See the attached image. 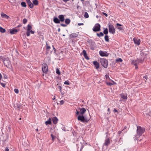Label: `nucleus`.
<instances>
[{
	"label": "nucleus",
	"mask_w": 151,
	"mask_h": 151,
	"mask_svg": "<svg viewBox=\"0 0 151 151\" xmlns=\"http://www.w3.org/2000/svg\"><path fill=\"white\" fill-rule=\"evenodd\" d=\"M58 18L56 17H54L53 18V21L56 24H59L60 22H63L65 20L64 16L62 14L59 15Z\"/></svg>",
	"instance_id": "nucleus-1"
},
{
	"label": "nucleus",
	"mask_w": 151,
	"mask_h": 151,
	"mask_svg": "<svg viewBox=\"0 0 151 151\" xmlns=\"http://www.w3.org/2000/svg\"><path fill=\"white\" fill-rule=\"evenodd\" d=\"M90 117H87L83 115H79L78 116V120L82 122H87L90 120Z\"/></svg>",
	"instance_id": "nucleus-2"
},
{
	"label": "nucleus",
	"mask_w": 151,
	"mask_h": 151,
	"mask_svg": "<svg viewBox=\"0 0 151 151\" xmlns=\"http://www.w3.org/2000/svg\"><path fill=\"white\" fill-rule=\"evenodd\" d=\"M137 134L138 135L140 136L144 133L145 131V129L144 128H142L139 126H137Z\"/></svg>",
	"instance_id": "nucleus-3"
},
{
	"label": "nucleus",
	"mask_w": 151,
	"mask_h": 151,
	"mask_svg": "<svg viewBox=\"0 0 151 151\" xmlns=\"http://www.w3.org/2000/svg\"><path fill=\"white\" fill-rule=\"evenodd\" d=\"M3 62L4 65L8 68H9L10 66L11 65L9 59L8 57L5 58Z\"/></svg>",
	"instance_id": "nucleus-4"
},
{
	"label": "nucleus",
	"mask_w": 151,
	"mask_h": 151,
	"mask_svg": "<svg viewBox=\"0 0 151 151\" xmlns=\"http://www.w3.org/2000/svg\"><path fill=\"white\" fill-rule=\"evenodd\" d=\"M100 63L105 68H106L108 65V61L104 58H100Z\"/></svg>",
	"instance_id": "nucleus-5"
},
{
	"label": "nucleus",
	"mask_w": 151,
	"mask_h": 151,
	"mask_svg": "<svg viewBox=\"0 0 151 151\" xmlns=\"http://www.w3.org/2000/svg\"><path fill=\"white\" fill-rule=\"evenodd\" d=\"M109 32L113 34H114L115 32V29L114 26L111 24H108Z\"/></svg>",
	"instance_id": "nucleus-6"
},
{
	"label": "nucleus",
	"mask_w": 151,
	"mask_h": 151,
	"mask_svg": "<svg viewBox=\"0 0 151 151\" xmlns=\"http://www.w3.org/2000/svg\"><path fill=\"white\" fill-rule=\"evenodd\" d=\"M101 25L99 23L96 24L93 28V30L95 32L99 31L100 30Z\"/></svg>",
	"instance_id": "nucleus-7"
},
{
	"label": "nucleus",
	"mask_w": 151,
	"mask_h": 151,
	"mask_svg": "<svg viewBox=\"0 0 151 151\" xmlns=\"http://www.w3.org/2000/svg\"><path fill=\"white\" fill-rule=\"evenodd\" d=\"M42 69L43 72L46 73L48 71V66L46 63H44L42 65Z\"/></svg>",
	"instance_id": "nucleus-8"
},
{
	"label": "nucleus",
	"mask_w": 151,
	"mask_h": 151,
	"mask_svg": "<svg viewBox=\"0 0 151 151\" xmlns=\"http://www.w3.org/2000/svg\"><path fill=\"white\" fill-rule=\"evenodd\" d=\"M99 54L100 56H108L109 55V53H108L106 51H100L99 52Z\"/></svg>",
	"instance_id": "nucleus-9"
},
{
	"label": "nucleus",
	"mask_w": 151,
	"mask_h": 151,
	"mask_svg": "<svg viewBox=\"0 0 151 151\" xmlns=\"http://www.w3.org/2000/svg\"><path fill=\"white\" fill-rule=\"evenodd\" d=\"M133 41L135 44L138 45H139L140 43V40L139 39L134 37L133 38Z\"/></svg>",
	"instance_id": "nucleus-10"
},
{
	"label": "nucleus",
	"mask_w": 151,
	"mask_h": 151,
	"mask_svg": "<svg viewBox=\"0 0 151 151\" xmlns=\"http://www.w3.org/2000/svg\"><path fill=\"white\" fill-rule=\"evenodd\" d=\"M19 30V29L18 30L17 29L13 28L10 30V33L11 34H16Z\"/></svg>",
	"instance_id": "nucleus-11"
},
{
	"label": "nucleus",
	"mask_w": 151,
	"mask_h": 151,
	"mask_svg": "<svg viewBox=\"0 0 151 151\" xmlns=\"http://www.w3.org/2000/svg\"><path fill=\"white\" fill-rule=\"evenodd\" d=\"M80 11L78 12L76 11L75 13L77 14L79 17H81V16L83 14V13L84 12V11L83 10H80Z\"/></svg>",
	"instance_id": "nucleus-12"
},
{
	"label": "nucleus",
	"mask_w": 151,
	"mask_h": 151,
	"mask_svg": "<svg viewBox=\"0 0 151 151\" xmlns=\"http://www.w3.org/2000/svg\"><path fill=\"white\" fill-rule=\"evenodd\" d=\"M78 36V34L76 33H73L70 34L69 37L70 38H75Z\"/></svg>",
	"instance_id": "nucleus-13"
},
{
	"label": "nucleus",
	"mask_w": 151,
	"mask_h": 151,
	"mask_svg": "<svg viewBox=\"0 0 151 151\" xmlns=\"http://www.w3.org/2000/svg\"><path fill=\"white\" fill-rule=\"evenodd\" d=\"M78 109L80 110V114L81 115H83L86 111V109L84 108H82L81 109L79 108Z\"/></svg>",
	"instance_id": "nucleus-14"
},
{
	"label": "nucleus",
	"mask_w": 151,
	"mask_h": 151,
	"mask_svg": "<svg viewBox=\"0 0 151 151\" xmlns=\"http://www.w3.org/2000/svg\"><path fill=\"white\" fill-rule=\"evenodd\" d=\"M46 51L47 52L46 54H48L49 53H51L52 51H50V52H49V50L51 48L50 47V46H48L47 45V42L46 43Z\"/></svg>",
	"instance_id": "nucleus-15"
},
{
	"label": "nucleus",
	"mask_w": 151,
	"mask_h": 151,
	"mask_svg": "<svg viewBox=\"0 0 151 151\" xmlns=\"http://www.w3.org/2000/svg\"><path fill=\"white\" fill-rule=\"evenodd\" d=\"M52 121L53 123L54 124H56L58 123V119L56 117H53L52 118Z\"/></svg>",
	"instance_id": "nucleus-16"
},
{
	"label": "nucleus",
	"mask_w": 151,
	"mask_h": 151,
	"mask_svg": "<svg viewBox=\"0 0 151 151\" xmlns=\"http://www.w3.org/2000/svg\"><path fill=\"white\" fill-rule=\"evenodd\" d=\"M93 63L96 69H98L99 68V64L97 61H94Z\"/></svg>",
	"instance_id": "nucleus-17"
},
{
	"label": "nucleus",
	"mask_w": 151,
	"mask_h": 151,
	"mask_svg": "<svg viewBox=\"0 0 151 151\" xmlns=\"http://www.w3.org/2000/svg\"><path fill=\"white\" fill-rule=\"evenodd\" d=\"M110 141L109 138L106 139L105 140L104 145L106 146H108L110 144Z\"/></svg>",
	"instance_id": "nucleus-18"
},
{
	"label": "nucleus",
	"mask_w": 151,
	"mask_h": 151,
	"mask_svg": "<svg viewBox=\"0 0 151 151\" xmlns=\"http://www.w3.org/2000/svg\"><path fill=\"white\" fill-rule=\"evenodd\" d=\"M144 58L141 57L139 58V59L137 58V59L136 60H137V62L138 61V63H142L144 60Z\"/></svg>",
	"instance_id": "nucleus-19"
},
{
	"label": "nucleus",
	"mask_w": 151,
	"mask_h": 151,
	"mask_svg": "<svg viewBox=\"0 0 151 151\" xmlns=\"http://www.w3.org/2000/svg\"><path fill=\"white\" fill-rule=\"evenodd\" d=\"M45 123L47 125L51 124H52V120L51 118H49L48 120L45 122Z\"/></svg>",
	"instance_id": "nucleus-20"
},
{
	"label": "nucleus",
	"mask_w": 151,
	"mask_h": 151,
	"mask_svg": "<svg viewBox=\"0 0 151 151\" xmlns=\"http://www.w3.org/2000/svg\"><path fill=\"white\" fill-rule=\"evenodd\" d=\"M137 62V60H136L135 61L134 60L132 62V64H133L135 66V69H137L138 68V67L137 66L136 63Z\"/></svg>",
	"instance_id": "nucleus-21"
},
{
	"label": "nucleus",
	"mask_w": 151,
	"mask_h": 151,
	"mask_svg": "<svg viewBox=\"0 0 151 151\" xmlns=\"http://www.w3.org/2000/svg\"><path fill=\"white\" fill-rule=\"evenodd\" d=\"M1 16L2 17L5 18V19H8L9 17L7 15L3 13H2L1 14Z\"/></svg>",
	"instance_id": "nucleus-22"
},
{
	"label": "nucleus",
	"mask_w": 151,
	"mask_h": 151,
	"mask_svg": "<svg viewBox=\"0 0 151 151\" xmlns=\"http://www.w3.org/2000/svg\"><path fill=\"white\" fill-rule=\"evenodd\" d=\"M127 94H126V95H124L123 94H121V97L122 99H124L125 100H127Z\"/></svg>",
	"instance_id": "nucleus-23"
},
{
	"label": "nucleus",
	"mask_w": 151,
	"mask_h": 151,
	"mask_svg": "<svg viewBox=\"0 0 151 151\" xmlns=\"http://www.w3.org/2000/svg\"><path fill=\"white\" fill-rule=\"evenodd\" d=\"M104 30L103 31V33L106 35L108 33V29L107 28H104Z\"/></svg>",
	"instance_id": "nucleus-24"
},
{
	"label": "nucleus",
	"mask_w": 151,
	"mask_h": 151,
	"mask_svg": "<svg viewBox=\"0 0 151 151\" xmlns=\"http://www.w3.org/2000/svg\"><path fill=\"white\" fill-rule=\"evenodd\" d=\"M96 35L99 37H100L103 36L104 35V34L103 33L101 32H100L99 33H97Z\"/></svg>",
	"instance_id": "nucleus-25"
},
{
	"label": "nucleus",
	"mask_w": 151,
	"mask_h": 151,
	"mask_svg": "<svg viewBox=\"0 0 151 151\" xmlns=\"http://www.w3.org/2000/svg\"><path fill=\"white\" fill-rule=\"evenodd\" d=\"M84 13V14L83 16L85 18H87L89 17V15L87 12H84L83 13V14Z\"/></svg>",
	"instance_id": "nucleus-26"
},
{
	"label": "nucleus",
	"mask_w": 151,
	"mask_h": 151,
	"mask_svg": "<svg viewBox=\"0 0 151 151\" xmlns=\"http://www.w3.org/2000/svg\"><path fill=\"white\" fill-rule=\"evenodd\" d=\"M65 20V23L67 24H69L70 23V20L69 19L67 18Z\"/></svg>",
	"instance_id": "nucleus-27"
},
{
	"label": "nucleus",
	"mask_w": 151,
	"mask_h": 151,
	"mask_svg": "<svg viewBox=\"0 0 151 151\" xmlns=\"http://www.w3.org/2000/svg\"><path fill=\"white\" fill-rule=\"evenodd\" d=\"M6 31L5 29L3 28L2 27H0V32L2 33H4Z\"/></svg>",
	"instance_id": "nucleus-28"
},
{
	"label": "nucleus",
	"mask_w": 151,
	"mask_h": 151,
	"mask_svg": "<svg viewBox=\"0 0 151 151\" xmlns=\"http://www.w3.org/2000/svg\"><path fill=\"white\" fill-rule=\"evenodd\" d=\"M104 39H105V40L107 42H109V36L108 35H105L104 37Z\"/></svg>",
	"instance_id": "nucleus-29"
},
{
	"label": "nucleus",
	"mask_w": 151,
	"mask_h": 151,
	"mask_svg": "<svg viewBox=\"0 0 151 151\" xmlns=\"http://www.w3.org/2000/svg\"><path fill=\"white\" fill-rule=\"evenodd\" d=\"M32 29V26L31 25H30L29 24H28L27 25V31H30V30H31Z\"/></svg>",
	"instance_id": "nucleus-30"
},
{
	"label": "nucleus",
	"mask_w": 151,
	"mask_h": 151,
	"mask_svg": "<svg viewBox=\"0 0 151 151\" xmlns=\"http://www.w3.org/2000/svg\"><path fill=\"white\" fill-rule=\"evenodd\" d=\"M122 59L120 58H119L118 59H117L116 60V62H122Z\"/></svg>",
	"instance_id": "nucleus-31"
},
{
	"label": "nucleus",
	"mask_w": 151,
	"mask_h": 151,
	"mask_svg": "<svg viewBox=\"0 0 151 151\" xmlns=\"http://www.w3.org/2000/svg\"><path fill=\"white\" fill-rule=\"evenodd\" d=\"M56 72L57 74H58V75H60V70L58 68H57L56 69Z\"/></svg>",
	"instance_id": "nucleus-32"
},
{
	"label": "nucleus",
	"mask_w": 151,
	"mask_h": 151,
	"mask_svg": "<svg viewBox=\"0 0 151 151\" xmlns=\"http://www.w3.org/2000/svg\"><path fill=\"white\" fill-rule=\"evenodd\" d=\"M21 4L22 7H26V3L24 2H22Z\"/></svg>",
	"instance_id": "nucleus-33"
},
{
	"label": "nucleus",
	"mask_w": 151,
	"mask_h": 151,
	"mask_svg": "<svg viewBox=\"0 0 151 151\" xmlns=\"http://www.w3.org/2000/svg\"><path fill=\"white\" fill-rule=\"evenodd\" d=\"M33 4L35 5H37L38 4V1L37 0H34L33 1Z\"/></svg>",
	"instance_id": "nucleus-34"
},
{
	"label": "nucleus",
	"mask_w": 151,
	"mask_h": 151,
	"mask_svg": "<svg viewBox=\"0 0 151 151\" xmlns=\"http://www.w3.org/2000/svg\"><path fill=\"white\" fill-rule=\"evenodd\" d=\"M29 7L31 8H32L33 6V4H32L31 2H30V3H28Z\"/></svg>",
	"instance_id": "nucleus-35"
},
{
	"label": "nucleus",
	"mask_w": 151,
	"mask_h": 151,
	"mask_svg": "<svg viewBox=\"0 0 151 151\" xmlns=\"http://www.w3.org/2000/svg\"><path fill=\"white\" fill-rule=\"evenodd\" d=\"M140 55L141 56V57L144 58L143 56L144 55V53L142 51H141L140 53Z\"/></svg>",
	"instance_id": "nucleus-36"
},
{
	"label": "nucleus",
	"mask_w": 151,
	"mask_h": 151,
	"mask_svg": "<svg viewBox=\"0 0 151 151\" xmlns=\"http://www.w3.org/2000/svg\"><path fill=\"white\" fill-rule=\"evenodd\" d=\"M27 19H24L23 20V23L24 24H25L27 22Z\"/></svg>",
	"instance_id": "nucleus-37"
},
{
	"label": "nucleus",
	"mask_w": 151,
	"mask_h": 151,
	"mask_svg": "<svg viewBox=\"0 0 151 151\" xmlns=\"http://www.w3.org/2000/svg\"><path fill=\"white\" fill-rule=\"evenodd\" d=\"M51 136L52 138V140L53 141H54V139L55 138V137L52 134H51Z\"/></svg>",
	"instance_id": "nucleus-38"
},
{
	"label": "nucleus",
	"mask_w": 151,
	"mask_h": 151,
	"mask_svg": "<svg viewBox=\"0 0 151 151\" xmlns=\"http://www.w3.org/2000/svg\"><path fill=\"white\" fill-rule=\"evenodd\" d=\"M64 84L65 85H70V83H69V81L68 80L65 81L64 82Z\"/></svg>",
	"instance_id": "nucleus-39"
},
{
	"label": "nucleus",
	"mask_w": 151,
	"mask_h": 151,
	"mask_svg": "<svg viewBox=\"0 0 151 151\" xmlns=\"http://www.w3.org/2000/svg\"><path fill=\"white\" fill-rule=\"evenodd\" d=\"M14 91L15 92L17 93H19V90L15 88L14 90Z\"/></svg>",
	"instance_id": "nucleus-40"
},
{
	"label": "nucleus",
	"mask_w": 151,
	"mask_h": 151,
	"mask_svg": "<svg viewBox=\"0 0 151 151\" xmlns=\"http://www.w3.org/2000/svg\"><path fill=\"white\" fill-rule=\"evenodd\" d=\"M26 35L27 36H29L30 34V32L29 31H27V32H26Z\"/></svg>",
	"instance_id": "nucleus-41"
},
{
	"label": "nucleus",
	"mask_w": 151,
	"mask_h": 151,
	"mask_svg": "<svg viewBox=\"0 0 151 151\" xmlns=\"http://www.w3.org/2000/svg\"><path fill=\"white\" fill-rule=\"evenodd\" d=\"M84 56V57L85 58L87 59V60H89V58L88 57L87 54H86L85 55H83Z\"/></svg>",
	"instance_id": "nucleus-42"
},
{
	"label": "nucleus",
	"mask_w": 151,
	"mask_h": 151,
	"mask_svg": "<svg viewBox=\"0 0 151 151\" xmlns=\"http://www.w3.org/2000/svg\"><path fill=\"white\" fill-rule=\"evenodd\" d=\"M58 88H59V89L60 90V92L62 94V87L61 86H58Z\"/></svg>",
	"instance_id": "nucleus-43"
},
{
	"label": "nucleus",
	"mask_w": 151,
	"mask_h": 151,
	"mask_svg": "<svg viewBox=\"0 0 151 151\" xmlns=\"http://www.w3.org/2000/svg\"><path fill=\"white\" fill-rule=\"evenodd\" d=\"M106 84L107 85L109 86H111L113 85V83H111L109 82H107L106 83Z\"/></svg>",
	"instance_id": "nucleus-44"
},
{
	"label": "nucleus",
	"mask_w": 151,
	"mask_h": 151,
	"mask_svg": "<svg viewBox=\"0 0 151 151\" xmlns=\"http://www.w3.org/2000/svg\"><path fill=\"white\" fill-rule=\"evenodd\" d=\"M5 58H4L3 57L0 56V60H2L3 61H4V59H5Z\"/></svg>",
	"instance_id": "nucleus-45"
},
{
	"label": "nucleus",
	"mask_w": 151,
	"mask_h": 151,
	"mask_svg": "<svg viewBox=\"0 0 151 151\" xmlns=\"http://www.w3.org/2000/svg\"><path fill=\"white\" fill-rule=\"evenodd\" d=\"M82 53L83 54V55H85L87 53H86V52L85 50H83L82 52Z\"/></svg>",
	"instance_id": "nucleus-46"
},
{
	"label": "nucleus",
	"mask_w": 151,
	"mask_h": 151,
	"mask_svg": "<svg viewBox=\"0 0 151 151\" xmlns=\"http://www.w3.org/2000/svg\"><path fill=\"white\" fill-rule=\"evenodd\" d=\"M60 25L62 26L63 27H66L67 26V25L66 24H63V23H61L60 24Z\"/></svg>",
	"instance_id": "nucleus-47"
},
{
	"label": "nucleus",
	"mask_w": 151,
	"mask_h": 151,
	"mask_svg": "<svg viewBox=\"0 0 151 151\" xmlns=\"http://www.w3.org/2000/svg\"><path fill=\"white\" fill-rule=\"evenodd\" d=\"M20 105H19V104H17V108H16V109L18 110H19V108H20Z\"/></svg>",
	"instance_id": "nucleus-48"
},
{
	"label": "nucleus",
	"mask_w": 151,
	"mask_h": 151,
	"mask_svg": "<svg viewBox=\"0 0 151 151\" xmlns=\"http://www.w3.org/2000/svg\"><path fill=\"white\" fill-rule=\"evenodd\" d=\"M60 105H63L64 103V101L63 100L60 101Z\"/></svg>",
	"instance_id": "nucleus-49"
},
{
	"label": "nucleus",
	"mask_w": 151,
	"mask_h": 151,
	"mask_svg": "<svg viewBox=\"0 0 151 151\" xmlns=\"http://www.w3.org/2000/svg\"><path fill=\"white\" fill-rule=\"evenodd\" d=\"M105 77L106 79H109V77L108 75L106 74L105 75Z\"/></svg>",
	"instance_id": "nucleus-50"
},
{
	"label": "nucleus",
	"mask_w": 151,
	"mask_h": 151,
	"mask_svg": "<svg viewBox=\"0 0 151 151\" xmlns=\"http://www.w3.org/2000/svg\"><path fill=\"white\" fill-rule=\"evenodd\" d=\"M117 29L120 30H122L123 29V28L122 27H118Z\"/></svg>",
	"instance_id": "nucleus-51"
},
{
	"label": "nucleus",
	"mask_w": 151,
	"mask_h": 151,
	"mask_svg": "<svg viewBox=\"0 0 151 151\" xmlns=\"http://www.w3.org/2000/svg\"><path fill=\"white\" fill-rule=\"evenodd\" d=\"M143 78H145L146 79V80H147L148 78L147 76V75H145L143 77Z\"/></svg>",
	"instance_id": "nucleus-52"
},
{
	"label": "nucleus",
	"mask_w": 151,
	"mask_h": 151,
	"mask_svg": "<svg viewBox=\"0 0 151 151\" xmlns=\"http://www.w3.org/2000/svg\"><path fill=\"white\" fill-rule=\"evenodd\" d=\"M1 86L3 87H5V83H1Z\"/></svg>",
	"instance_id": "nucleus-53"
},
{
	"label": "nucleus",
	"mask_w": 151,
	"mask_h": 151,
	"mask_svg": "<svg viewBox=\"0 0 151 151\" xmlns=\"http://www.w3.org/2000/svg\"><path fill=\"white\" fill-rule=\"evenodd\" d=\"M116 26H120L121 27L122 26V25L120 24L117 23L116 24Z\"/></svg>",
	"instance_id": "nucleus-54"
},
{
	"label": "nucleus",
	"mask_w": 151,
	"mask_h": 151,
	"mask_svg": "<svg viewBox=\"0 0 151 151\" xmlns=\"http://www.w3.org/2000/svg\"><path fill=\"white\" fill-rule=\"evenodd\" d=\"M79 114V112L77 110H76V114L77 115H78Z\"/></svg>",
	"instance_id": "nucleus-55"
},
{
	"label": "nucleus",
	"mask_w": 151,
	"mask_h": 151,
	"mask_svg": "<svg viewBox=\"0 0 151 151\" xmlns=\"http://www.w3.org/2000/svg\"><path fill=\"white\" fill-rule=\"evenodd\" d=\"M102 14L104 15H105L106 17H107L108 16V14L104 13V12H102Z\"/></svg>",
	"instance_id": "nucleus-56"
},
{
	"label": "nucleus",
	"mask_w": 151,
	"mask_h": 151,
	"mask_svg": "<svg viewBox=\"0 0 151 151\" xmlns=\"http://www.w3.org/2000/svg\"><path fill=\"white\" fill-rule=\"evenodd\" d=\"M84 24L83 23H78V25L79 26L83 25Z\"/></svg>",
	"instance_id": "nucleus-57"
},
{
	"label": "nucleus",
	"mask_w": 151,
	"mask_h": 151,
	"mask_svg": "<svg viewBox=\"0 0 151 151\" xmlns=\"http://www.w3.org/2000/svg\"><path fill=\"white\" fill-rule=\"evenodd\" d=\"M107 111L108 112H109V113H107V114H110V108H108Z\"/></svg>",
	"instance_id": "nucleus-58"
},
{
	"label": "nucleus",
	"mask_w": 151,
	"mask_h": 151,
	"mask_svg": "<svg viewBox=\"0 0 151 151\" xmlns=\"http://www.w3.org/2000/svg\"><path fill=\"white\" fill-rule=\"evenodd\" d=\"M9 150L8 147H6L5 148V151H9Z\"/></svg>",
	"instance_id": "nucleus-59"
},
{
	"label": "nucleus",
	"mask_w": 151,
	"mask_h": 151,
	"mask_svg": "<svg viewBox=\"0 0 151 151\" xmlns=\"http://www.w3.org/2000/svg\"><path fill=\"white\" fill-rule=\"evenodd\" d=\"M29 31L30 33H31L32 34H34L35 33L34 31L32 30H31Z\"/></svg>",
	"instance_id": "nucleus-60"
},
{
	"label": "nucleus",
	"mask_w": 151,
	"mask_h": 151,
	"mask_svg": "<svg viewBox=\"0 0 151 151\" xmlns=\"http://www.w3.org/2000/svg\"><path fill=\"white\" fill-rule=\"evenodd\" d=\"M52 47H53V50H54L55 52L56 51V49L54 47V46L53 45H52Z\"/></svg>",
	"instance_id": "nucleus-61"
},
{
	"label": "nucleus",
	"mask_w": 151,
	"mask_h": 151,
	"mask_svg": "<svg viewBox=\"0 0 151 151\" xmlns=\"http://www.w3.org/2000/svg\"><path fill=\"white\" fill-rule=\"evenodd\" d=\"M84 147V145H82L81 146V149L82 150L83 147Z\"/></svg>",
	"instance_id": "nucleus-62"
},
{
	"label": "nucleus",
	"mask_w": 151,
	"mask_h": 151,
	"mask_svg": "<svg viewBox=\"0 0 151 151\" xmlns=\"http://www.w3.org/2000/svg\"><path fill=\"white\" fill-rule=\"evenodd\" d=\"M122 133L121 131H119L118 132V133L119 134H120Z\"/></svg>",
	"instance_id": "nucleus-63"
},
{
	"label": "nucleus",
	"mask_w": 151,
	"mask_h": 151,
	"mask_svg": "<svg viewBox=\"0 0 151 151\" xmlns=\"http://www.w3.org/2000/svg\"><path fill=\"white\" fill-rule=\"evenodd\" d=\"M114 112H118V111L116 110L115 108H114Z\"/></svg>",
	"instance_id": "nucleus-64"
}]
</instances>
